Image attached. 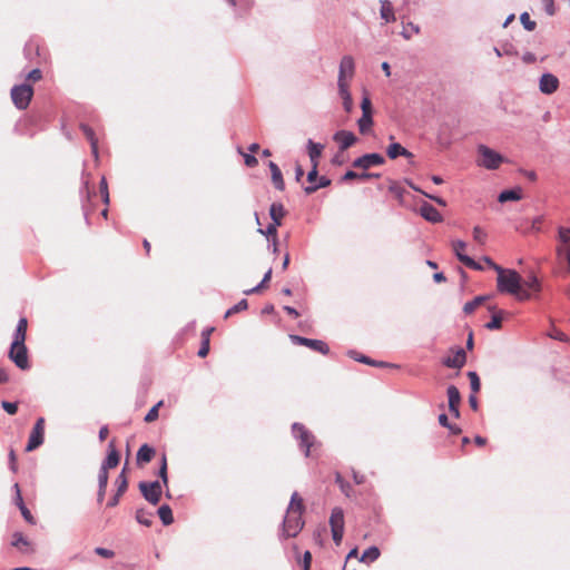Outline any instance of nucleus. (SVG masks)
<instances>
[{
	"label": "nucleus",
	"mask_w": 570,
	"mask_h": 570,
	"mask_svg": "<svg viewBox=\"0 0 570 570\" xmlns=\"http://www.w3.org/2000/svg\"><path fill=\"white\" fill-rule=\"evenodd\" d=\"M495 272L498 274L497 289L499 293L512 295L521 302L532 299L533 294L522 289V277L517 271L495 267Z\"/></svg>",
	"instance_id": "nucleus-1"
},
{
	"label": "nucleus",
	"mask_w": 570,
	"mask_h": 570,
	"mask_svg": "<svg viewBox=\"0 0 570 570\" xmlns=\"http://www.w3.org/2000/svg\"><path fill=\"white\" fill-rule=\"evenodd\" d=\"M292 433L294 439L298 442L299 449L304 452V455L306 458L309 456L312 448L318 445L315 435L301 423H294L292 425Z\"/></svg>",
	"instance_id": "nucleus-2"
},
{
	"label": "nucleus",
	"mask_w": 570,
	"mask_h": 570,
	"mask_svg": "<svg viewBox=\"0 0 570 570\" xmlns=\"http://www.w3.org/2000/svg\"><path fill=\"white\" fill-rule=\"evenodd\" d=\"M303 512L286 511V515L283 520L281 539H288L296 537L304 527L302 519Z\"/></svg>",
	"instance_id": "nucleus-3"
},
{
	"label": "nucleus",
	"mask_w": 570,
	"mask_h": 570,
	"mask_svg": "<svg viewBox=\"0 0 570 570\" xmlns=\"http://www.w3.org/2000/svg\"><path fill=\"white\" fill-rule=\"evenodd\" d=\"M32 95V87L27 83L13 86L11 89L12 102L20 110H23L29 106Z\"/></svg>",
	"instance_id": "nucleus-4"
},
{
	"label": "nucleus",
	"mask_w": 570,
	"mask_h": 570,
	"mask_svg": "<svg viewBox=\"0 0 570 570\" xmlns=\"http://www.w3.org/2000/svg\"><path fill=\"white\" fill-rule=\"evenodd\" d=\"M478 151H479V155L481 156V160H480L479 165L489 170H494V169L499 168V166L503 161L502 155H500L499 153L489 148L485 145H480L478 147Z\"/></svg>",
	"instance_id": "nucleus-5"
},
{
	"label": "nucleus",
	"mask_w": 570,
	"mask_h": 570,
	"mask_svg": "<svg viewBox=\"0 0 570 570\" xmlns=\"http://www.w3.org/2000/svg\"><path fill=\"white\" fill-rule=\"evenodd\" d=\"M139 490L145 498L146 501H148L150 504H158L160 501V497L163 493V488L160 481L156 480L153 482H145L141 481L139 483Z\"/></svg>",
	"instance_id": "nucleus-6"
},
{
	"label": "nucleus",
	"mask_w": 570,
	"mask_h": 570,
	"mask_svg": "<svg viewBox=\"0 0 570 570\" xmlns=\"http://www.w3.org/2000/svg\"><path fill=\"white\" fill-rule=\"evenodd\" d=\"M9 358L16 364L20 370H28L30 367L29 358H28V350L24 343L16 344L11 343L9 351Z\"/></svg>",
	"instance_id": "nucleus-7"
},
{
	"label": "nucleus",
	"mask_w": 570,
	"mask_h": 570,
	"mask_svg": "<svg viewBox=\"0 0 570 570\" xmlns=\"http://www.w3.org/2000/svg\"><path fill=\"white\" fill-rule=\"evenodd\" d=\"M43 441H45V419L39 417L32 428V431L30 433V436H29V440H28V443L26 446V451L31 452V451L36 450L43 443Z\"/></svg>",
	"instance_id": "nucleus-8"
},
{
	"label": "nucleus",
	"mask_w": 570,
	"mask_h": 570,
	"mask_svg": "<svg viewBox=\"0 0 570 570\" xmlns=\"http://www.w3.org/2000/svg\"><path fill=\"white\" fill-rule=\"evenodd\" d=\"M289 337L294 344L307 346L321 354L326 355L330 352V348L324 341L307 338L299 335H291Z\"/></svg>",
	"instance_id": "nucleus-9"
},
{
	"label": "nucleus",
	"mask_w": 570,
	"mask_h": 570,
	"mask_svg": "<svg viewBox=\"0 0 570 570\" xmlns=\"http://www.w3.org/2000/svg\"><path fill=\"white\" fill-rule=\"evenodd\" d=\"M385 163L384 157L381 154L372 153L365 154L356 159H354L352 166L361 169H368L372 166H380Z\"/></svg>",
	"instance_id": "nucleus-10"
},
{
	"label": "nucleus",
	"mask_w": 570,
	"mask_h": 570,
	"mask_svg": "<svg viewBox=\"0 0 570 570\" xmlns=\"http://www.w3.org/2000/svg\"><path fill=\"white\" fill-rule=\"evenodd\" d=\"M355 63L351 56H344L340 62L337 85H348L346 78L354 75Z\"/></svg>",
	"instance_id": "nucleus-11"
},
{
	"label": "nucleus",
	"mask_w": 570,
	"mask_h": 570,
	"mask_svg": "<svg viewBox=\"0 0 570 570\" xmlns=\"http://www.w3.org/2000/svg\"><path fill=\"white\" fill-rule=\"evenodd\" d=\"M559 79L550 72H544L539 80V89L544 95H552L558 90Z\"/></svg>",
	"instance_id": "nucleus-12"
},
{
	"label": "nucleus",
	"mask_w": 570,
	"mask_h": 570,
	"mask_svg": "<svg viewBox=\"0 0 570 570\" xmlns=\"http://www.w3.org/2000/svg\"><path fill=\"white\" fill-rule=\"evenodd\" d=\"M116 483H117V490H115V494L107 502V507H109V508H114V507L118 505L120 497L126 492V490L128 488V481L125 475V469L118 475Z\"/></svg>",
	"instance_id": "nucleus-13"
},
{
	"label": "nucleus",
	"mask_w": 570,
	"mask_h": 570,
	"mask_svg": "<svg viewBox=\"0 0 570 570\" xmlns=\"http://www.w3.org/2000/svg\"><path fill=\"white\" fill-rule=\"evenodd\" d=\"M333 139L338 144L340 150L342 151L353 146L357 140L356 136L348 130L336 131L333 136Z\"/></svg>",
	"instance_id": "nucleus-14"
},
{
	"label": "nucleus",
	"mask_w": 570,
	"mask_h": 570,
	"mask_svg": "<svg viewBox=\"0 0 570 570\" xmlns=\"http://www.w3.org/2000/svg\"><path fill=\"white\" fill-rule=\"evenodd\" d=\"M448 400H449V410L454 417L460 416V402L461 395L456 386L450 385L446 390Z\"/></svg>",
	"instance_id": "nucleus-15"
},
{
	"label": "nucleus",
	"mask_w": 570,
	"mask_h": 570,
	"mask_svg": "<svg viewBox=\"0 0 570 570\" xmlns=\"http://www.w3.org/2000/svg\"><path fill=\"white\" fill-rule=\"evenodd\" d=\"M522 289L529 291L533 294L532 298H538L542 289L540 279L534 273H530L524 281H522Z\"/></svg>",
	"instance_id": "nucleus-16"
},
{
	"label": "nucleus",
	"mask_w": 570,
	"mask_h": 570,
	"mask_svg": "<svg viewBox=\"0 0 570 570\" xmlns=\"http://www.w3.org/2000/svg\"><path fill=\"white\" fill-rule=\"evenodd\" d=\"M466 362V354L463 348H458L453 356L445 357L443 364L450 368H461Z\"/></svg>",
	"instance_id": "nucleus-17"
},
{
	"label": "nucleus",
	"mask_w": 570,
	"mask_h": 570,
	"mask_svg": "<svg viewBox=\"0 0 570 570\" xmlns=\"http://www.w3.org/2000/svg\"><path fill=\"white\" fill-rule=\"evenodd\" d=\"M421 216L430 223H440L442 222V215L440 212L431 204L424 202L420 207Z\"/></svg>",
	"instance_id": "nucleus-18"
},
{
	"label": "nucleus",
	"mask_w": 570,
	"mask_h": 570,
	"mask_svg": "<svg viewBox=\"0 0 570 570\" xmlns=\"http://www.w3.org/2000/svg\"><path fill=\"white\" fill-rule=\"evenodd\" d=\"M119 463V453L115 448L114 441H111L108 445V454L107 458L101 463L100 469L108 471L109 469H114Z\"/></svg>",
	"instance_id": "nucleus-19"
},
{
	"label": "nucleus",
	"mask_w": 570,
	"mask_h": 570,
	"mask_svg": "<svg viewBox=\"0 0 570 570\" xmlns=\"http://www.w3.org/2000/svg\"><path fill=\"white\" fill-rule=\"evenodd\" d=\"M386 154L387 156L391 158V159H395L397 158L399 156H403L405 158H412L413 157V154L411 151H409L406 148H404L401 144L399 142H392L387 149H386Z\"/></svg>",
	"instance_id": "nucleus-20"
},
{
	"label": "nucleus",
	"mask_w": 570,
	"mask_h": 570,
	"mask_svg": "<svg viewBox=\"0 0 570 570\" xmlns=\"http://www.w3.org/2000/svg\"><path fill=\"white\" fill-rule=\"evenodd\" d=\"M522 197H523L522 188L514 187L512 189L502 190L499 194L498 200L500 203H505V202H510V200L517 202V200L522 199Z\"/></svg>",
	"instance_id": "nucleus-21"
},
{
	"label": "nucleus",
	"mask_w": 570,
	"mask_h": 570,
	"mask_svg": "<svg viewBox=\"0 0 570 570\" xmlns=\"http://www.w3.org/2000/svg\"><path fill=\"white\" fill-rule=\"evenodd\" d=\"M27 327H28L27 318L26 317H21L18 321L16 331L13 333L12 343H16L18 345L20 343H24L26 342Z\"/></svg>",
	"instance_id": "nucleus-22"
},
{
	"label": "nucleus",
	"mask_w": 570,
	"mask_h": 570,
	"mask_svg": "<svg viewBox=\"0 0 570 570\" xmlns=\"http://www.w3.org/2000/svg\"><path fill=\"white\" fill-rule=\"evenodd\" d=\"M381 9L380 16L386 23L395 21L394 9L390 0H381L380 1Z\"/></svg>",
	"instance_id": "nucleus-23"
},
{
	"label": "nucleus",
	"mask_w": 570,
	"mask_h": 570,
	"mask_svg": "<svg viewBox=\"0 0 570 570\" xmlns=\"http://www.w3.org/2000/svg\"><path fill=\"white\" fill-rule=\"evenodd\" d=\"M331 529L344 530V511L341 508H334L330 517Z\"/></svg>",
	"instance_id": "nucleus-24"
},
{
	"label": "nucleus",
	"mask_w": 570,
	"mask_h": 570,
	"mask_svg": "<svg viewBox=\"0 0 570 570\" xmlns=\"http://www.w3.org/2000/svg\"><path fill=\"white\" fill-rule=\"evenodd\" d=\"M268 167L271 169L272 181H273L275 188L278 190H284L285 184H284L283 175H282L279 167L274 161H269Z\"/></svg>",
	"instance_id": "nucleus-25"
},
{
	"label": "nucleus",
	"mask_w": 570,
	"mask_h": 570,
	"mask_svg": "<svg viewBox=\"0 0 570 570\" xmlns=\"http://www.w3.org/2000/svg\"><path fill=\"white\" fill-rule=\"evenodd\" d=\"M80 129L85 134L86 138L90 142L92 155L98 158V139L96 138L95 131L91 127L86 124L80 125Z\"/></svg>",
	"instance_id": "nucleus-26"
},
{
	"label": "nucleus",
	"mask_w": 570,
	"mask_h": 570,
	"mask_svg": "<svg viewBox=\"0 0 570 570\" xmlns=\"http://www.w3.org/2000/svg\"><path fill=\"white\" fill-rule=\"evenodd\" d=\"M307 149H308V156L311 159V163L315 166L318 164V159L322 155V151L324 149V146L318 142H314L312 139L307 140Z\"/></svg>",
	"instance_id": "nucleus-27"
},
{
	"label": "nucleus",
	"mask_w": 570,
	"mask_h": 570,
	"mask_svg": "<svg viewBox=\"0 0 570 570\" xmlns=\"http://www.w3.org/2000/svg\"><path fill=\"white\" fill-rule=\"evenodd\" d=\"M286 210L281 203H273L269 208V216L272 224L282 225V218L285 216Z\"/></svg>",
	"instance_id": "nucleus-28"
},
{
	"label": "nucleus",
	"mask_w": 570,
	"mask_h": 570,
	"mask_svg": "<svg viewBox=\"0 0 570 570\" xmlns=\"http://www.w3.org/2000/svg\"><path fill=\"white\" fill-rule=\"evenodd\" d=\"M338 95L343 100V108L346 112H351L353 108V99L348 90V85H337Z\"/></svg>",
	"instance_id": "nucleus-29"
},
{
	"label": "nucleus",
	"mask_w": 570,
	"mask_h": 570,
	"mask_svg": "<svg viewBox=\"0 0 570 570\" xmlns=\"http://www.w3.org/2000/svg\"><path fill=\"white\" fill-rule=\"evenodd\" d=\"M155 455V449L148 444H142L137 452V463H148Z\"/></svg>",
	"instance_id": "nucleus-30"
},
{
	"label": "nucleus",
	"mask_w": 570,
	"mask_h": 570,
	"mask_svg": "<svg viewBox=\"0 0 570 570\" xmlns=\"http://www.w3.org/2000/svg\"><path fill=\"white\" fill-rule=\"evenodd\" d=\"M158 515L164 525H169L174 522L173 511L168 504H163L159 507Z\"/></svg>",
	"instance_id": "nucleus-31"
},
{
	"label": "nucleus",
	"mask_w": 570,
	"mask_h": 570,
	"mask_svg": "<svg viewBox=\"0 0 570 570\" xmlns=\"http://www.w3.org/2000/svg\"><path fill=\"white\" fill-rule=\"evenodd\" d=\"M488 299V296L485 295H480V296H475L472 301L470 302H466L463 306V312L465 314H471L474 312V309L480 306L483 302H485Z\"/></svg>",
	"instance_id": "nucleus-32"
},
{
	"label": "nucleus",
	"mask_w": 570,
	"mask_h": 570,
	"mask_svg": "<svg viewBox=\"0 0 570 570\" xmlns=\"http://www.w3.org/2000/svg\"><path fill=\"white\" fill-rule=\"evenodd\" d=\"M331 185V179H328L326 176H321L317 179V184L315 185H308L304 187V191L309 195L315 193L320 188H324Z\"/></svg>",
	"instance_id": "nucleus-33"
},
{
	"label": "nucleus",
	"mask_w": 570,
	"mask_h": 570,
	"mask_svg": "<svg viewBox=\"0 0 570 570\" xmlns=\"http://www.w3.org/2000/svg\"><path fill=\"white\" fill-rule=\"evenodd\" d=\"M372 125H373L372 115H362L361 118L357 120L358 130L363 135H365L370 131Z\"/></svg>",
	"instance_id": "nucleus-34"
},
{
	"label": "nucleus",
	"mask_w": 570,
	"mask_h": 570,
	"mask_svg": "<svg viewBox=\"0 0 570 570\" xmlns=\"http://www.w3.org/2000/svg\"><path fill=\"white\" fill-rule=\"evenodd\" d=\"M503 314V311H498L495 314L492 315L491 321L485 324V327L490 331L500 330L502 326Z\"/></svg>",
	"instance_id": "nucleus-35"
},
{
	"label": "nucleus",
	"mask_w": 570,
	"mask_h": 570,
	"mask_svg": "<svg viewBox=\"0 0 570 570\" xmlns=\"http://www.w3.org/2000/svg\"><path fill=\"white\" fill-rule=\"evenodd\" d=\"M288 511L303 512L304 504L302 498H299L297 492H294L291 497L289 505L287 508Z\"/></svg>",
	"instance_id": "nucleus-36"
},
{
	"label": "nucleus",
	"mask_w": 570,
	"mask_h": 570,
	"mask_svg": "<svg viewBox=\"0 0 570 570\" xmlns=\"http://www.w3.org/2000/svg\"><path fill=\"white\" fill-rule=\"evenodd\" d=\"M348 355L351 357H353L355 361L364 363V364H368V365H372V366H385L384 362L374 361V360H372V358H370L368 356H365V355L357 356L356 352H354V351H350Z\"/></svg>",
	"instance_id": "nucleus-37"
},
{
	"label": "nucleus",
	"mask_w": 570,
	"mask_h": 570,
	"mask_svg": "<svg viewBox=\"0 0 570 570\" xmlns=\"http://www.w3.org/2000/svg\"><path fill=\"white\" fill-rule=\"evenodd\" d=\"M380 557V550L377 547H370L367 548L362 557H361V561H364V562H373L375 561L377 558Z\"/></svg>",
	"instance_id": "nucleus-38"
},
{
	"label": "nucleus",
	"mask_w": 570,
	"mask_h": 570,
	"mask_svg": "<svg viewBox=\"0 0 570 570\" xmlns=\"http://www.w3.org/2000/svg\"><path fill=\"white\" fill-rule=\"evenodd\" d=\"M158 476L160 479V483L167 487L168 484V474H167V458L166 454L161 455L160 466L158 470Z\"/></svg>",
	"instance_id": "nucleus-39"
},
{
	"label": "nucleus",
	"mask_w": 570,
	"mask_h": 570,
	"mask_svg": "<svg viewBox=\"0 0 570 570\" xmlns=\"http://www.w3.org/2000/svg\"><path fill=\"white\" fill-rule=\"evenodd\" d=\"M151 517L153 514L144 509H138L136 511V520L138 523L149 527L151 525Z\"/></svg>",
	"instance_id": "nucleus-40"
},
{
	"label": "nucleus",
	"mask_w": 570,
	"mask_h": 570,
	"mask_svg": "<svg viewBox=\"0 0 570 570\" xmlns=\"http://www.w3.org/2000/svg\"><path fill=\"white\" fill-rule=\"evenodd\" d=\"M452 248H453V252H454V255L456 256V258L460 261V256H468L466 254H464V249L466 248V244L465 242L463 240H454L452 242Z\"/></svg>",
	"instance_id": "nucleus-41"
},
{
	"label": "nucleus",
	"mask_w": 570,
	"mask_h": 570,
	"mask_svg": "<svg viewBox=\"0 0 570 570\" xmlns=\"http://www.w3.org/2000/svg\"><path fill=\"white\" fill-rule=\"evenodd\" d=\"M558 239L561 245H570V228L569 227H559L558 228Z\"/></svg>",
	"instance_id": "nucleus-42"
},
{
	"label": "nucleus",
	"mask_w": 570,
	"mask_h": 570,
	"mask_svg": "<svg viewBox=\"0 0 570 570\" xmlns=\"http://www.w3.org/2000/svg\"><path fill=\"white\" fill-rule=\"evenodd\" d=\"M335 482L338 484L340 489L346 497H351L352 487L342 478L341 474H336Z\"/></svg>",
	"instance_id": "nucleus-43"
},
{
	"label": "nucleus",
	"mask_w": 570,
	"mask_h": 570,
	"mask_svg": "<svg viewBox=\"0 0 570 570\" xmlns=\"http://www.w3.org/2000/svg\"><path fill=\"white\" fill-rule=\"evenodd\" d=\"M520 21L525 30L532 31L535 29L537 23H535V21L530 19V16L528 12L521 13Z\"/></svg>",
	"instance_id": "nucleus-44"
},
{
	"label": "nucleus",
	"mask_w": 570,
	"mask_h": 570,
	"mask_svg": "<svg viewBox=\"0 0 570 570\" xmlns=\"http://www.w3.org/2000/svg\"><path fill=\"white\" fill-rule=\"evenodd\" d=\"M237 151L244 157V163L247 167L253 168L258 164V160L254 155L244 153L240 147L237 148Z\"/></svg>",
	"instance_id": "nucleus-45"
},
{
	"label": "nucleus",
	"mask_w": 570,
	"mask_h": 570,
	"mask_svg": "<svg viewBox=\"0 0 570 570\" xmlns=\"http://www.w3.org/2000/svg\"><path fill=\"white\" fill-rule=\"evenodd\" d=\"M468 377L470 380V386H471V390L473 393H478L480 391V379H479V375L473 372V371H470L468 373Z\"/></svg>",
	"instance_id": "nucleus-46"
},
{
	"label": "nucleus",
	"mask_w": 570,
	"mask_h": 570,
	"mask_svg": "<svg viewBox=\"0 0 570 570\" xmlns=\"http://www.w3.org/2000/svg\"><path fill=\"white\" fill-rule=\"evenodd\" d=\"M460 262L463 263L469 268H472L474 271H482L483 267L480 263L475 262L470 256H460Z\"/></svg>",
	"instance_id": "nucleus-47"
},
{
	"label": "nucleus",
	"mask_w": 570,
	"mask_h": 570,
	"mask_svg": "<svg viewBox=\"0 0 570 570\" xmlns=\"http://www.w3.org/2000/svg\"><path fill=\"white\" fill-rule=\"evenodd\" d=\"M11 544L16 548L21 549L22 547H27L29 542L21 532H16L13 534Z\"/></svg>",
	"instance_id": "nucleus-48"
},
{
	"label": "nucleus",
	"mask_w": 570,
	"mask_h": 570,
	"mask_svg": "<svg viewBox=\"0 0 570 570\" xmlns=\"http://www.w3.org/2000/svg\"><path fill=\"white\" fill-rule=\"evenodd\" d=\"M549 337L557 340L559 342L568 343L570 341L569 336L564 334L562 331L553 327L552 331L548 334Z\"/></svg>",
	"instance_id": "nucleus-49"
},
{
	"label": "nucleus",
	"mask_w": 570,
	"mask_h": 570,
	"mask_svg": "<svg viewBox=\"0 0 570 570\" xmlns=\"http://www.w3.org/2000/svg\"><path fill=\"white\" fill-rule=\"evenodd\" d=\"M163 401H159L157 404H155L146 414L145 421L146 422H153L157 420L158 417V410L161 406Z\"/></svg>",
	"instance_id": "nucleus-50"
},
{
	"label": "nucleus",
	"mask_w": 570,
	"mask_h": 570,
	"mask_svg": "<svg viewBox=\"0 0 570 570\" xmlns=\"http://www.w3.org/2000/svg\"><path fill=\"white\" fill-rule=\"evenodd\" d=\"M473 238L475 242L484 244L487 239V233L480 226H475L473 228Z\"/></svg>",
	"instance_id": "nucleus-51"
},
{
	"label": "nucleus",
	"mask_w": 570,
	"mask_h": 570,
	"mask_svg": "<svg viewBox=\"0 0 570 570\" xmlns=\"http://www.w3.org/2000/svg\"><path fill=\"white\" fill-rule=\"evenodd\" d=\"M362 115H372V102L367 95H365L361 102Z\"/></svg>",
	"instance_id": "nucleus-52"
},
{
	"label": "nucleus",
	"mask_w": 570,
	"mask_h": 570,
	"mask_svg": "<svg viewBox=\"0 0 570 570\" xmlns=\"http://www.w3.org/2000/svg\"><path fill=\"white\" fill-rule=\"evenodd\" d=\"M557 256L559 258L570 259V245H560L557 247Z\"/></svg>",
	"instance_id": "nucleus-53"
},
{
	"label": "nucleus",
	"mask_w": 570,
	"mask_h": 570,
	"mask_svg": "<svg viewBox=\"0 0 570 570\" xmlns=\"http://www.w3.org/2000/svg\"><path fill=\"white\" fill-rule=\"evenodd\" d=\"M1 406L10 415L16 414L18 411V405L13 402L2 401Z\"/></svg>",
	"instance_id": "nucleus-54"
},
{
	"label": "nucleus",
	"mask_w": 570,
	"mask_h": 570,
	"mask_svg": "<svg viewBox=\"0 0 570 570\" xmlns=\"http://www.w3.org/2000/svg\"><path fill=\"white\" fill-rule=\"evenodd\" d=\"M247 307H248L247 299L243 298L237 304H235L234 306H232L229 308V313H235L236 314L238 312L247 309Z\"/></svg>",
	"instance_id": "nucleus-55"
},
{
	"label": "nucleus",
	"mask_w": 570,
	"mask_h": 570,
	"mask_svg": "<svg viewBox=\"0 0 570 570\" xmlns=\"http://www.w3.org/2000/svg\"><path fill=\"white\" fill-rule=\"evenodd\" d=\"M107 484H108V471L99 469L98 488H107Z\"/></svg>",
	"instance_id": "nucleus-56"
},
{
	"label": "nucleus",
	"mask_w": 570,
	"mask_h": 570,
	"mask_svg": "<svg viewBox=\"0 0 570 570\" xmlns=\"http://www.w3.org/2000/svg\"><path fill=\"white\" fill-rule=\"evenodd\" d=\"M277 227L278 225H275V224H268V226L266 227V230H263V229H259V232L262 234H265L267 237H273V239H276V236H277Z\"/></svg>",
	"instance_id": "nucleus-57"
},
{
	"label": "nucleus",
	"mask_w": 570,
	"mask_h": 570,
	"mask_svg": "<svg viewBox=\"0 0 570 570\" xmlns=\"http://www.w3.org/2000/svg\"><path fill=\"white\" fill-rule=\"evenodd\" d=\"M100 193H101L104 203L108 204L109 203V193H108V186H107V181H106L105 177H102L100 180Z\"/></svg>",
	"instance_id": "nucleus-58"
},
{
	"label": "nucleus",
	"mask_w": 570,
	"mask_h": 570,
	"mask_svg": "<svg viewBox=\"0 0 570 570\" xmlns=\"http://www.w3.org/2000/svg\"><path fill=\"white\" fill-rule=\"evenodd\" d=\"M13 490H14V503L20 509V507L22 505H26L24 502H23V499H22V495H21V491H20V488H19V484L18 483H14L13 484Z\"/></svg>",
	"instance_id": "nucleus-59"
},
{
	"label": "nucleus",
	"mask_w": 570,
	"mask_h": 570,
	"mask_svg": "<svg viewBox=\"0 0 570 570\" xmlns=\"http://www.w3.org/2000/svg\"><path fill=\"white\" fill-rule=\"evenodd\" d=\"M95 553L106 559H110L115 556V552L112 550L101 547H97L95 549Z\"/></svg>",
	"instance_id": "nucleus-60"
},
{
	"label": "nucleus",
	"mask_w": 570,
	"mask_h": 570,
	"mask_svg": "<svg viewBox=\"0 0 570 570\" xmlns=\"http://www.w3.org/2000/svg\"><path fill=\"white\" fill-rule=\"evenodd\" d=\"M542 6L549 16H553L556 13V6L553 0H541Z\"/></svg>",
	"instance_id": "nucleus-61"
},
{
	"label": "nucleus",
	"mask_w": 570,
	"mask_h": 570,
	"mask_svg": "<svg viewBox=\"0 0 570 570\" xmlns=\"http://www.w3.org/2000/svg\"><path fill=\"white\" fill-rule=\"evenodd\" d=\"M209 352V338L202 340L200 348L198 350V356L205 357Z\"/></svg>",
	"instance_id": "nucleus-62"
},
{
	"label": "nucleus",
	"mask_w": 570,
	"mask_h": 570,
	"mask_svg": "<svg viewBox=\"0 0 570 570\" xmlns=\"http://www.w3.org/2000/svg\"><path fill=\"white\" fill-rule=\"evenodd\" d=\"M543 222V216L540 215V216H537L532 219L531 222V230L532 232H535V233H539L541 230V223Z\"/></svg>",
	"instance_id": "nucleus-63"
},
{
	"label": "nucleus",
	"mask_w": 570,
	"mask_h": 570,
	"mask_svg": "<svg viewBox=\"0 0 570 570\" xmlns=\"http://www.w3.org/2000/svg\"><path fill=\"white\" fill-rule=\"evenodd\" d=\"M389 190L399 198L403 197L404 189L395 183L391 184Z\"/></svg>",
	"instance_id": "nucleus-64"
}]
</instances>
